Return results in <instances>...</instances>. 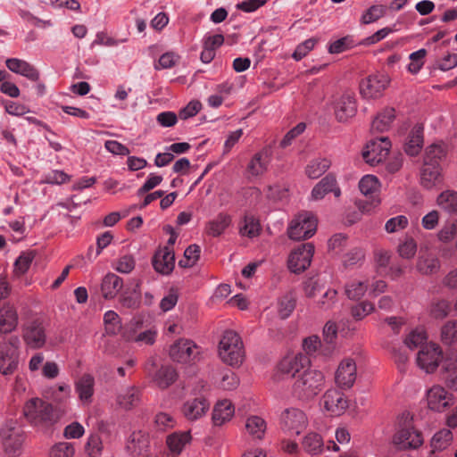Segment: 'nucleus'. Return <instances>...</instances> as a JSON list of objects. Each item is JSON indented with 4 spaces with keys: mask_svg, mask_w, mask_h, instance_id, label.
Returning a JSON list of instances; mask_svg holds the SVG:
<instances>
[{
    "mask_svg": "<svg viewBox=\"0 0 457 457\" xmlns=\"http://www.w3.org/2000/svg\"><path fill=\"white\" fill-rule=\"evenodd\" d=\"M333 193L335 197L338 198L341 195V189L337 185L336 177L333 174H328L321 180H320L312 190V200H321L324 196Z\"/></svg>",
    "mask_w": 457,
    "mask_h": 457,
    "instance_id": "412c9836",
    "label": "nucleus"
},
{
    "mask_svg": "<svg viewBox=\"0 0 457 457\" xmlns=\"http://www.w3.org/2000/svg\"><path fill=\"white\" fill-rule=\"evenodd\" d=\"M270 162V153L268 149L264 148L253 155L249 161L245 171V178L252 181L261 178L268 170Z\"/></svg>",
    "mask_w": 457,
    "mask_h": 457,
    "instance_id": "2eb2a0df",
    "label": "nucleus"
},
{
    "mask_svg": "<svg viewBox=\"0 0 457 457\" xmlns=\"http://www.w3.org/2000/svg\"><path fill=\"white\" fill-rule=\"evenodd\" d=\"M357 111L354 94L345 92L334 102V113L339 122H346L353 118Z\"/></svg>",
    "mask_w": 457,
    "mask_h": 457,
    "instance_id": "dca6fc26",
    "label": "nucleus"
},
{
    "mask_svg": "<svg viewBox=\"0 0 457 457\" xmlns=\"http://www.w3.org/2000/svg\"><path fill=\"white\" fill-rule=\"evenodd\" d=\"M22 413L28 423L38 430H45L58 420L54 405L40 397L26 401Z\"/></svg>",
    "mask_w": 457,
    "mask_h": 457,
    "instance_id": "f257e3e1",
    "label": "nucleus"
},
{
    "mask_svg": "<svg viewBox=\"0 0 457 457\" xmlns=\"http://www.w3.org/2000/svg\"><path fill=\"white\" fill-rule=\"evenodd\" d=\"M441 339L445 345L457 343V320H450L442 327Z\"/></svg>",
    "mask_w": 457,
    "mask_h": 457,
    "instance_id": "4d7b16f0",
    "label": "nucleus"
},
{
    "mask_svg": "<svg viewBox=\"0 0 457 457\" xmlns=\"http://www.w3.org/2000/svg\"><path fill=\"white\" fill-rule=\"evenodd\" d=\"M75 447L72 443L59 442L54 444L49 451V457H74Z\"/></svg>",
    "mask_w": 457,
    "mask_h": 457,
    "instance_id": "5fc2aeb1",
    "label": "nucleus"
},
{
    "mask_svg": "<svg viewBox=\"0 0 457 457\" xmlns=\"http://www.w3.org/2000/svg\"><path fill=\"white\" fill-rule=\"evenodd\" d=\"M423 145V127L415 125L409 133L404 150L411 156L417 155Z\"/></svg>",
    "mask_w": 457,
    "mask_h": 457,
    "instance_id": "2f4dec72",
    "label": "nucleus"
},
{
    "mask_svg": "<svg viewBox=\"0 0 457 457\" xmlns=\"http://www.w3.org/2000/svg\"><path fill=\"white\" fill-rule=\"evenodd\" d=\"M325 376L317 370H304L295 377L292 394L299 400L307 401L315 397L325 386Z\"/></svg>",
    "mask_w": 457,
    "mask_h": 457,
    "instance_id": "f03ea898",
    "label": "nucleus"
},
{
    "mask_svg": "<svg viewBox=\"0 0 457 457\" xmlns=\"http://www.w3.org/2000/svg\"><path fill=\"white\" fill-rule=\"evenodd\" d=\"M445 155L446 150L443 144H432L426 148L423 161L432 165H441Z\"/></svg>",
    "mask_w": 457,
    "mask_h": 457,
    "instance_id": "49530a36",
    "label": "nucleus"
},
{
    "mask_svg": "<svg viewBox=\"0 0 457 457\" xmlns=\"http://www.w3.org/2000/svg\"><path fill=\"white\" fill-rule=\"evenodd\" d=\"M123 287V280L121 278L114 273H107L101 284V292L105 299H113L117 296L119 292Z\"/></svg>",
    "mask_w": 457,
    "mask_h": 457,
    "instance_id": "cd10ccee",
    "label": "nucleus"
},
{
    "mask_svg": "<svg viewBox=\"0 0 457 457\" xmlns=\"http://www.w3.org/2000/svg\"><path fill=\"white\" fill-rule=\"evenodd\" d=\"M331 162L327 158L312 160L305 168V174L309 179H316L323 175L330 167Z\"/></svg>",
    "mask_w": 457,
    "mask_h": 457,
    "instance_id": "a19ab883",
    "label": "nucleus"
},
{
    "mask_svg": "<svg viewBox=\"0 0 457 457\" xmlns=\"http://www.w3.org/2000/svg\"><path fill=\"white\" fill-rule=\"evenodd\" d=\"M5 64L12 72L23 76L29 80L37 81L39 79L37 70L24 60L9 58L5 61Z\"/></svg>",
    "mask_w": 457,
    "mask_h": 457,
    "instance_id": "a878e982",
    "label": "nucleus"
},
{
    "mask_svg": "<svg viewBox=\"0 0 457 457\" xmlns=\"http://www.w3.org/2000/svg\"><path fill=\"white\" fill-rule=\"evenodd\" d=\"M209 402L204 397L188 399L182 406V413L190 421L200 420L207 413Z\"/></svg>",
    "mask_w": 457,
    "mask_h": 457,
    "instance_id": "aec40b11",
    "label": "nucleus"
},
{
    "mask_svg": "<svg viewBox=\"0 0 457 457\" xmlns=\"http://www.w3.org/2000/svg\"><path fill=\"white\" fill-rule=\"evenodd\" d=\"M374 310L375 306L372 303L362 301L352 307L351 315L355 320H361Z\"/></svg>",
    "mask_w": 457,
    "mask_h": 457,
    "instance_id": "680f3d73",
    "label": "nucleus"
},
{
    "mask_svg": "<svg viewBox=\"0 0 457 457\" xmlns=\"http://www.w3.org/2000/svg\"><path fill=\"white\" fill-rule=\"evenodd\" d=\"M218 385L224 390H233L238 386L239 379L233 371L224 370L220 373V379Z\"/></svg>",
    "mask_w": 457,
    "mask_h": 457,
    "instance_id": "052dcab7",
    "label": "nucleus"
},
{
    "mask_svg": "<svg viewBox=\"0 0 457 457\" xmlns=\"http://www.w3.org/2000/svg\"><path fill=\"white\" fill-rule=\"evenodd\" d=\"M452 440V432L444 428L434 435L431 440V447L433 451H442L450 445Z\"/></svg>",
    "mask_w": 457,
    "mask_h": 457,
    "instance_id": "3c124183",
    "label": "nucleus"
},
{
    "mask_svg": "<svg viewBox=\"0 0 457 457\" xmlns=\"http://www.w3.org/2000/svg\"><path fill=\"white\" fill-rule=\"evenodd\" d=\"M314 253V245L305 243L295 248L289 255L288 268L295 273L305 270L312 262Z\"/></svg>",
    "mask_w": 457,
    "mask_h": 457,
    "instance_id": "9b49d317",
    "label": "nucleus"
},
{
    "mask_svg": "<svg viewBox=\"0 0 457 457\" xmlns=\"http://www.w3.org/2000/svg\"><path fill=\"white\" fill-rule=\"evenodd\" d=\"M428 336L424 328H416L410 331L403 340L404 345L410 350L424 346L427 343Z\"/></svg>",
    "mask_w": 457,
    "mask_h": 457,
    "instance_id": "c03bdc74",
    "label": "nucleus"
},
{
    "mask_svg": "<svg viewBox=\"0 0 457 457\" xmlns=\"http://www.w3.org/2000/svg\"><path fill=\"white\" fill-rule=\"evenodd\" d=\"M156 337L157 330L154 328H149L138 334H135L134 332L129 334V341L137 343L140 346L154 345Z\"/></svg>",
    "mask_w": 457,
    "mask_h": 457,
    "instance_id": "8fccbe9b",
    "label": "nucleus"
},
{
    "mask_svg": "<svg viewBox=\"0 0 457 457\" xmlns=\"http://www.w3.org/2000/svg\"><path fill=\"white\" fill-rule=\"evenodd\" d=\"M309 364L306 356L298 354H289L285 356L278 365V371L295 380V377L301 374L304 368Z\"/></svg>",
    "mask_w": 457,
    "mask_h": 457,
    "instance_id": "a211bd4d",
    "label": "nucleus"
},
{
    "mask_svg": "<svg viewBox=\"0 0 457 457\" xmlns=\"http://www.w3.org/2000/svg\"><path fill=\"white\" fill-rule=\"evenodd\" d=\"M19 323V316L16 308L4 303L0 308V334H9L14 331Z\"/></svg>",
    "mask_w": 457,
    "mask_h": 457,
    "instance_id": "393cba45",
    "label": "nucleus"
},
{
    "mask_svg": "<svg viewBox=\"0 0 457 457\" xmlns=\"http://www.w3.org/2000/svg\"><path fill=\"white\" fill-rule=\"evenodd\" d=\"M191 441L189 431L174 432L167 436L166 444L171 457H177L181 453L185 446Z\"/></svg>",
    "mask_w": 457,
    "mask_h": 457,
    "instance_id": "c85d7f7f",
    "label": "nucleus"
},
{
    "mask_svg": "<svg viewBox=\"0 0 457 457\" xmlns=\"http://www.w3.org/2000/svg\"><path fill=\"white\" fill-rule=\"evenodd\" d=\"M449 312L450 303L446 300L433 302L429 307V314L435 319L442 320L449 314Z\"/></svg>",
    "mask_w": 457,
    "mask_h": 457,
    "instance_id": "69168bd1",
    "label": "nucleus"
},
{
    "mask_svg": "<svg viewBox=\"0 0 457 457\" xmlns=\"http://www.w3.org/2000/svg\"><path fill=\"white\" fill-rule=\"evenodd\" d=\"M21 340L12 336L0 342V373L4 376L13 374L19 367Z\"/></svg>",
    "mask_w": 457,
    "mask_h": 457,
    "instance_id": "20e7f679",
    "label": "nucleus"
},
{
    "mask_svg": "<svg viewBox=\"0 0 457 457\" xmlns=\"http://www.w3.org/2000/svg\"><path fill=\"white\" fill-rule=\"evenodd\" d=\"M245 428L252 438L262 439L267 429V423L261 416L252 415L246 418Z\"/></svg>",
    "mask_w": 457,
    "mask_h": 457,
    "instance_id": "72a5a7b5",
    "label": "nucleus"
},
{
    "mask_svg": "<svg viewBox=\"0 0 457 457\" xmlns=\"http://www.w3.org/2000/svg\"><path fill=\"white\" fill-rule=\"evenodd\" d=\"M231 223L232 217L228 213L220 212L214 219L208 221L205 231L209 236L216 237L224 233Z\"/></svg>",
    "mask_w": 457,
    "mask_h": 457,
    "instance_id": "473e14b6",
    "label": "nucleus"
},
{
    "mask_svg": "<svg viewBox=\"0 0 457 457\" xmlns=\"http://www.w3.org/2000/svg\"><path fill=\"white\" fill-rule=\"evenodd\" d=\"M380 182L374 175H365L359 182L361 193L366 196H372L379 190Z\"/></svg>",
    "mask_w": 457,
    "mask_h": 457,
    "instance_id": "09e8293b",
    "label": "nucleus"
},
{
    "mask_svg": "<svg viewBox=\"0 0 457 457\" xmlns=\"http://www.w3.org/2000/svg\"><path fill=\"white\" fill-rule=\"evenodd\" d=\"M357 378V367L353 359H344L335 373V382L342 389L351 388Z\"/></svg>",
    "mask_w": 457,
    "mask_h": 457,
    "instance_id": "f3484780",
    "label": "nucleus"
},
{
    "mask_svg": "<svg viewBox=\"0 0 457 457\" xmlns=\"http://www.w3.org/2000/svg\"><path fill=\"white\" fill-rule=\"evenodd\" d=\"M437 205L448 213H457V192L443 191L436 199Z\"/></svg>",
    "mask_w": 457,
    "mask_h": 457,
    "instance_id": "79ce46f5",
    "label": "nucleus"
},
{
    "mask_svg": "<svg viewBox=\"0 0 457 457\" xmlns=\"http://www.w3.org/2000/svg\"><path fill=\"white\" fill-rule=\"evenodd\" d=\"M218 353L225 364L239 367L245 355L244 344L239 335L232 330L226 331L220 340Z\"/></svg>",
    "mask_w": 457,
    "mask_h": 457,
    "instance_id": "7ed1b4c3",
    "label": "nucleus"
},
{
    "mask_svg": "<svg viewBox=\"0 0 457 457\" xmlns=\"http://www.w3.org/2000/svg\"><path fill=\"white\" fill-rule=\"evenodd\" d=\"M154 424L158 430L165 431L172 428L176 425L174 417L166 411H160L155 415Z\"/></svg>",
    "mask_w": 457,
    "mask_h": 457,
    "instance_id": "338daca9",
    "label": "nucleus"
},
{
    "mask_svg": "<svg viewBox=\"0 0 457 457\" xmlns=\"http://www.w3.org/2000/svg\"><path fill=\"white\" fill-rule=\"evenodd\" d=\"M393 443L402 450L416 449L423 444V437L421 433L409 423L395 434Z\"/></svg>",
    "mask_w": 457,
    "mask_h": 457,
    "instance_id": "ddd939ff",
    "label": "nucleus"
},
{
    "mask_svg": "<svg viewBox=\"0 0 457 457\" xmlns=\"http://www.w3.org/2000/svg\"><path fill=\"white\" fill-rule=\"evenodd\" d=\"M176 370L170 365L162 366L154 375L153 381L160 388H167L177 379Z\"/></svg>",
    "mask_w": 457,
    "mask_h": 457,
    "instance_id": "e433bc0d",
    "label": "nucleus"
},
{
    "mask_svg": "<svg viewBox=\"0 0 457 457\" xmlns=\"http://www.w3.org/2000/svg\"><path fill=\"white\" fill-rule=\"evenodd\" d=\"M295 307V299L290 294L281 296L278 301V313L281 319L288 318Z\"/></svg>",
    "mask_w": 457,
    "mask_h": 457,
    "instance_id": "864d4df0",
    "label": "nucleus"
},
{
    "mask_svg": "<svg viewBox=\"0 0 457 457\" xmlns=\"http://www.w3.org/2000/svg\"><path fill=\"white\" fill-rule=\"evenodd\" d=\"M389 84V78L386 74L378 73L368 77L360 84V93L367 99L380 97Z\"/></svg>",
    "mask_w": 457,
    "mask_h": 457,
    "instance_id": "f8f14e48",
    "label": "nucleus"
},
{
    "mask_svg": "<svg viewBox=\"0 0 457 457\" xmlns=\"http://www.w3.org/2000/svg\"><path fill=\"white\" fill-rule=\"evenodd\" d=\"M302 446L310 455L320 454L324 449L323 438L319 433L311 431L302 438Z\"/></svg>",
    "mask_w": 457,
    "mask_h": 457,
    "instance_id": "f704fd0d",
    "label": "nucleus"
},
{
    "mask_svg": "<svg viewBox=\"0 0 457 457\" xmlns=\"http://www.w3.org/2000/svg\"><path fill=\"white\" fill-rule=\"evenodd\" d=\"M391 149V142L386 137H380L369 141L366 145L363 152L362 157L364 161L374 166L387 157Z\"/></svg>",
    "mask_w": 457,
    "mask_h": 457,
    "instance_id": "1a4fd4ad",
    "label": "nucleus"
},
{
    "mask_svg": "<svg viewBox=\"0 0 457 457\" xmlns=\"http://www.w3.org/2000/svg\"><path fill=\"white\" fill-rule=\"evenodd\" d=\"M5 453L10 456H19L21 453L25 435L0 438Z\"/></svg>",
    "mask_w": 457,
    "mask_h": 457,
    "instance_id": "a18cd8bd",
    "label": "nucleus"
},
{
    "mask_svg": "<svg viewBox=\"0 0 457 457\" xmlns=\"http://www.w3.org/2000/svg\"><path fill=\"white\" fill-rule=\"evenodd\" d=\"M369 288L368 279H358L354 278L346 283L345 287V293L346 296L351 300L361 299Z\"/></svg>",
    "mask_w": 457,
    "mask_h": 457,
    "instance_id": "58836bf2",
    "label": "nucleus"
},
{
    "mask_svg": "<svg viewBox=\"0 0 457 457\" xmlns=\"http://www.w3.org/2000/svg\"><path fill=\"white\" fill-rule=\"evenodd\" d=\"M443 370L447 386L457 390V352H452L443 361Z\"/></svg>",
    "mask_w": 457,
    "mask_h": 457,
    "instance_id": "c756f323",
    "label": "nucleus"
},
{
    "mask_svg": "<svg viewBox=\"0 0 457 457\" xmlns=\"http://www.w3.org/2000/svg\"><path fill=\"white\" fill-rule=\"evenodd\" d=\"M409 220L405 215H398L389 219L385 224V230L387 233H397L407 228Z\"/></svg>",
    "mask_w": 457,
    "mask_h": 457,
    "instance_id": "e2e57ef3",
    "label": "nucleus"
},
{
    "mask_svg": "<svg viewBox=\"0 0 457 457\" xmlns=\"http://www.w3.org/2000/svg\"><path fill=\"white\" fill-rule=\"evenodd\" d=\"M235 414L233 403L227 399L218 401L212 410V422L214 426H222L228 422Z\"/></svg>",
    "mask_w": 457,
    "mask_h": 457,
    "instance_id": "bb28decb",
    "label": "nucleus"
},
{
    "mask_svg": "<svg viewBox=\"0 0 457 457\" xmlns=\"http://www.w3.org/2000/svg\"><path fill=\"white\" fill-rule=\"evenodd\" d=\"M426 399L428 407L431 411L437 412L445 411L453 403L452 394L448 393L445 387L439 385H435L427 391Z\"/></svg>",
    "mask_w": 457,
    "mask_h": 457,
    "instance_id": "4468645a",
    "label": "nucleus"
},
{
    "mask_svg": "<svg viewBox=\"0 0 457 457\" xmlns=\"http://www.w3.org/2000/svg\"><path fill=\"white\" fill-rule=\"evenodd\" d=\"M398 253L402 258L404 259H411L414 257L417 252V244L415 240L411 237H406L399 245H398Z\"/></svg>",
    "mask_w": 457,
    "mask_h": 457,
    "instance_id": "774afa93",
    "label": "nucleus"
},
{
    "mask_svg": "<svg viewBox=\"0 0 457 457\" xmlns=\"http://www.w3.org/2000/svg\"><path fill=\"white\" fill-rule=\"evenodd\" d=\"M318 220L308 212L299 213L288 224L287 236L290 239L300 241L312 237L317 230Z\"/></svg>",
    "mask_w": 457,
    "mask_h": 457,
    "instance_id": "0eeeda50",
    "label": "nucleus"
},
{
    "mask_svg": "<svg viewBox=\"0 0 457 457\" xmlns=\"http://www.w3.org/2000/svg\"><path fill=\"white\" fill-rule=\"evenodd\" d=\"M25 435L17 420H6L0 428V438Z\"/></svg>",
    "mask_w": 457,
    "mask_h": 457,
    "instance_id": "bf43d9fd",
    "label": "nucleus"
},
{
    "mask_svg": "<svg viewBox=\"0 0 457 457\" xmlns=\"http://www.w3.org/2000/svg\"><path fill=\"white\" fill-rule=\"evenodd\" d=\"M104 323L105 331L109 335H116L121 329L120 318L114 311L110 310L104 314Z\"/></svg>",
    "mask_w": 457,
    "mask_h": 457,
    "instance_id": "603ef678",
    "label": "nucleus"
},
{
    "mask_svg": "<svg viewBox=\"0 0 457 457\" xmlns=\"http://www.w3.org/2000/svg\"><path fill=\"white\" fill-rule=\"evenodd\" d=\"M75 392L83 405H89L95 392V378L90 374H83L74 384Z\"/></svg>",
    "mask_w": 457,
    "mask_h": 457,
    "instance_id": "b1692460",
    "label": "nucleus"
},
{
    "mask_svg": "<svg viewBox=\"0 0 457 457\" xmlns=\"http://www.w3.org/2000/svg\"><path fill=\"white\" fill-rule=\"evenodd\" d=\"M386 10L387 7L383 4L372 5L361 15V21L363 24L372 23L383 17Z\"/></svg>",
    "mask_w": 457,
    "mask_h": 457,
    "instance_id": "6e6d98bb",
    "label": "nucleus"
},
{
    "mask_svg": "<svg viewBox=\"0 0 457 457\" xmlns=\"http://www.w3.org/2000/svg\"><path fill=\"white\" fill-rule=\"evenodd\" d=\"M261 230L259 220L252 214H245L239 227L240 235L253 238L258 237Z\"/></svg>",
    "mask_w": 457,
    "mask_h": 457,
    "instance_id": "4c0bfd02",
    "label": "nucleus"
},
{
    "mask_svg": "<svg viewBox=\"0 0 457 457\" xmlns=\"http://www.w3.org/2000/svg\"><path fill=\"white\" fill-rule=\"evenodd\" d=\"M44 395L56 404L65 403L71 395V388L66 383H58L45 389Z\"/></svg>",
    "mask_w": 457,
    "mask_h": 457,
    "instance_id": "7c9ffc66",
    "label": "nucleus"
},
{
    "mask_svg": "<svg viewBox=\"0 0 457 457\" xmlns=\"http://www.w3.org/2000/svg\"><path fill=\"white\" fill-rule=\"evenodd\" d=\"M395 120V109L386 108L378 113L371 123V130L377 132L386 131Z\"/></svg>",
    "mask_w": 457,
    "mask_h": 457,
    "instance_id": "ea45409f",
    "label": "nucleus"
},
{
    "mask_svg": "<svg viewBox=\"0 0 457 457\" xmlns=\"http://www.w3.org/2000/svg\"><path fill=\"white\" fill-rule=\"evenodd\" d=\"M169 353L174 361L189 365L200 361L204 356L201 346L186 338H180L171 345Z\"/></svg>",
    "mask_w": 457,
    "mask_h": 457,
    "instance_id": "39448f33",
    "label": "nucleus"
},
{
    "mask_svg": "<svg viewBox=\"0 0 457 457\" xmlns=\"http://www.w3.org/2000/svg\"><path fill=\"white\" fill-rule=\"evenodd\" d=\"M309 420L306 413L295 407L285 409L279 417V428L287 436H299L308 427Z\"/></svg>",
    "mask_w": 457,
    "mask_h": 457,
    "instance_id": "423d86ee",
    "label": "nucleus"
},
{
    "mask_svg": "<svg viewBox=\"0 0 457 457\" xmlns=\"http://www.w3.org/2000/svg\"><path fill=\"white\" fill-rule=\"evenodd\" d=\"M120 303L128 309H138L141 305L140 283L137 282L133 288H127L120 295Z\"/></svg>",
    "mask_w": 457,
    "mask_h": 457,
    "instance_id": "c9c22d12",
    "label": "nucleus"
},
{
    "mask_svg": "<svg viewBox=\"0 0 457 457\" xmlns=\"http://www.w3.org/2000/svg\"><path fill=\"white\" fill-rule=\"evenodd\" d=\"M320 406L330 415L339 416L348 408V400L341 391L330 388L322 395Z\"/></svg>",
    "mask_w": 457,
    "mask_h": 457,
    "instance_id": "9d476101",
    "label": "nucleus"
},
{
    "mask_svg": "<svg viewBox=\"0 0 457 457\" xmlns=\"http://www.w3.org/2000/svg\"><path fill=\"white\" fill-rule=\"evenodd\" d=\"M420 179L421 186L427 189L437 187L443 182L441 165H432L430 162L423 161Z\"/></svg>",
    "mask_w": 457,
    "mask_h": 457,
    "instance_id": "4be33fe9",
    "label": "nucleus"
},
{
    "mask_svg": "<svg viewBox=\"0 0 457 457\" xmlns=\"http://www.w3.org/2000/svg\"><path fill=\"white\" fill-rule=\"evenodd\" d=\"M417 269L422 274H433L439 270L440 262L432 254H423L418 259Z\"/></svg>",
    "mask_w": 457,
    "mask_h": 457,
    "instance_id": "37998d69",
    "label": "nucleus"
},
{
    "mask_svg": "<svg viewBox=\"0 0 457 457\" xmlns=\"http://www.w3.org/2000/svg\"><path fill=\"white\" fill-rule=\"evenodd\" d=\"M442 361H444L441 347L432 342L422 346L416 357L417 366L428 374L435 372Z\"/></svg>",
    "mask_w": 457,
    "mask_h": 457,
    "instance_id": "6e6552de",
    "label": "nucleus"
},
{
    "mask_svg": "<svg viewBox=\"0 0 457 457\" xmlns=\"http://www.w3.org/2000/svg\"><path fill=\"white\" fill-rule=\"evenodd\" d=\"M139 402V391L136 387H128L117 397V403L124 409H130Z\"/></svg>",
    "mask_w": 457,
    "mask_h": 457,
    "instance_id": "de8ad7c7",
    "label": "nucleus"
},
{
    "mask_svg": "<svg viewBox=\"0 0 457 457\" xmlns=\"http://www.w3.org/2000/svg\"><path fill=\"white\" fill-rule=\"evenodd\" d=\"M427 51L423 48L419 49L410 54V63L407 66L408 71L412 73H418L422 66L424 65V59L426 57Z\"/></svg>",
    "mask_w": 457,
    "mask_h": 457,
    "instance_id": "0e129e2a",
    "label": "nucleus"
},
{
    "mask_svg": "<svg viewBox=\"0 0 457 457\" xmlns=\"http://www.w3.org/2000/svg\"><path fill=\"white\" fill-rule=\"evenodd\" d=\"M201 248L197 245H189L184 252V258L179 262L181 267L194 266L200 257Z\"/></svg>",
    "mask_w": 457,
    "mask_h": 457,
    "instance_id": "13d9d810",
    "label": "nucleus"
},
{
    "mask_svg": "<svg viewBox=\"0 0 457 457\" xmlns=\"http://www.w3.org/2000/svg\"><path fill=\"white\" fill-rule=\"evenodd\" d=\"M23 339L28 347L31 349L42 348L46 344V332L43 325L38 321L29 323L23 331Z\"/></svg>",
    "mask_w": 457,
    "mask_h": 457,
    "instance_id": "6ab92c4d",
    "label": "nucleus"
},
{
    "mask_svg": "<svg viewBox=\"0 0 457 457\" xmlns=\"http://www.w3.org/2000/svg\"><path fill=\"white\" fill-rule=\"evenodd\" d=\"M154 270L162 274H170L175 267V254L172 248L164 246L159 249L153 260Z\"/></svg>",
    "mask_w": 457,
    "mask_h": 457,
    "instance_id": "5701e85b",
    "label": "nucleus"
}]
</instances>
